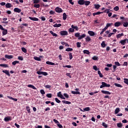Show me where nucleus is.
<instances>
[{"label": "nucleus", "mask_w": 128, "mask_h": 128, "mask_svg": "<svg viewBox=\"0 0 128 128\" xmlns=\"http://www.w3.org/2000/svg\"><path fill=\"white\" fill-rule=\"evenodd\" d=\"M74 36H76V38H78V40H80L84 38H86V34H84L80 35V33L76 32L74 34Z\"/></svg>", "instance_id": "obj_1"}, {"label": "nucleus", "mask_w": 128, "mask_h": 128, "mask_svg": "<svg viewBox=\"0 0 128 128\" xmlns=\"http://www.w3.org/2000/svg\"><path fill=\"white\" fill-rule=\"evenodd\" d=\"M110 84H108L105 82H102V85L100 86V88H110Z\"/></svg>", "instance_id": "obj_2"}, {"label": "nucleus", "mask_w": 128, "mask_h": 128, "mask_svg": "<svg viewBox=\"0 0 128 128\" xmlns=\"http://www.w3.org/2000/svg\"><path fill=\"white\" fill-rule=\"evenodd\" d=\"M57 96H58V98H62V100H66V98H64V96L62 94V92H59L57 94Z\"/></svg>", "instance_id": "obj_3"}, {"label": "nucleus", "mask_w": 128, "mask_h": 128, "mask_svg": "<svg viewBox=\"0 0 128 128\" xmlns=\"http://www.w3.org/2000/svg\"><path fill=\"white\" fill-rule=\"evenodd\" d=\"M55 12H64V10L62 9V8H60L59 7H57L55 8Z\"/></svg>", "instance_id": "obj_4"}, {"label": "nucleus", "mask_w": 128, "mask_h": 128, "mask_svg": "<svg viewBox=\"0 0 128 128\" xmlns=\"http://www.w3.org/2000/svg\"><path fill=\"white\" fill-rule=\"evenodd\" d=\"M60 34L61 36H68V31L66 30H62L60 32Z\"/></svg>", "instance_id": "obj_5"}, {"label": "nucleus", "mask_w": 128, "mask_h": 128, "mask_svg": "<svg viewBox=\"0 0 128 128\" xmlns=\"http://www.w3.org/2000/svg\"><path fill=\"white\" fill-rule=\"evenodd\" d=\"M28 18L31 20H34V22H38V18L36 17H30L29 16Z\"/></svg>", "instance_id": "obj_6"}, {"label": "nucleus", "mask_w": 128, "mask_h": 128, "mask_svg": "<svg viewBox=\"0 0 128 128\" xmlns=\"http://www.w3.org/2000/svg\"><path fill=\"white\" fill-rule=\"evenodd\" d=\"M88 34L90 36H96V33L90 30L88 31Z\"/></svg>", "instance_id": "obj_7"}, {"label": "nucleus", "mask_w": 128, "mask_h": 128, "mask_svg": "<svg viewBox=\"0 0 128 128\" xmlns=\"http://www.w3.org/2000/svg\"><path fill=\"white\" fill-rule=\"evenodd\" d=\"M4 122H9V120H12V117L10 116H6L4 118Z\"/></svg>", "instance_id": "obj_8"}, {"label": "nucleus", "mask_w": 128, "mask_h": 128, "mask_svg": "<svg viewBox=\"0 0 128 128\" xmlns=\"http://www.w3.org/2000/svg\"><path fill=\"white\" fill-rule=\"evenodd\" d=\"M85 40H86V42H91L92 38H90V36H87L85 38Z\"/></svg>", "instance_id": "obj_9"}, {"label": "nucleus", "mask_w": 128, "mask_h": 128, "mask_svg": "<svg viewBox=\"0 0 128 128\" xmlns=\"http://www.w3.org/2000/svg\"><path fill=\"white\" fill-rule=\"evenodd\" d=\"M126 40L127 39H124V40H121L120 42V44H122V46H124V44H126Z\"/></svg>", "instance_id": "obj_10"}, {"label": "nucleus", "mask_w": 128, "mask_h": 128, "mask_svg": "<svg viewBox=\"0 0 128 128\" xmlns=\"http://www.w3.org/2000/svg\"><path fill=\"white\" fill-rule=\"evenodd\" d=\"M102 14H104V12H98L93 13L92 15L94 16H98Z\"/></svg>", "instance_id": "obj_11"}, {"label": "nucleus", "mask_w": 128, "mask_h": 128, "mask_svg": "<svg viewBox=\"0 0 128 128\" xmlns=\"http://www.w3.org/2000/svg\"><path fill=\"white\" fill-rule=\"evenodd\" d=\"M78 4L84 5V0H78Z\"/></svg>", "instance_id": "obj_12"}, {"label": "nucleus", "mask_w": 128, "mask_h": 128, "mask_svg": "<svg viewBox=\"0 0 128 128\" xmlns=\"http://www.w3.org/2000/svg\"><path fill=\"white\" fill-rule=\"evenodd\" d=\"M5 58H8V60H10V59L14 58V56H12V55L6 54V55H5Z\"/></svg>", "instance_id": "obj_13"}, {"label": "nucleus", "mask_w": 128, "mask_h": 128, "mask_svg": "<svg viewBox=\"0 0 128 128\" xmlns=\"http://www.w3.org/2000/svg\"><path fill=\"white\" fill-rule=\"evenodd\" d=\"M2 72H4V74H6V76H10V72H8V70H3Z\"/></svg>", "instance_id": "obj_14"}, {"label": "nucleus", "mask_w": 128, "mask_h": 128, "mask_svg": "<svg viewBox=\"0 0 128 128\" xmlns=\"http://www.w3.org/2000/svg\"><path fill=\"white\" fill-rule=\"evenodd\" d=\"M101 92H102V94H111L110 92L108 91L102 90H101Z\"/></svg>", "instance_id": "obj_15"}, {"label": "nucleus", "mask_w": 128, "mask_h": 128, "mask_svg": "<svg viewBox=\"0 0 128 128\" xmlns=\"http://www.w3.org/2000/svg\"><path fill=\"white\" fill-rule=\"evenodd\" d=\"M14 12H22V10L18 8H14Z\"/></svg>", "instance_id": "obj_16"}, {"label": "nucleus", "mask_w": 128, "mask_h": 128, "mask_svg": "<svg viewBox=\"0 0 128 128\" xmlns=\"http://www.w3.org/2000/svg\"><path fill=\"white\" fill-rule=\"evenodd\" d=\"M12 6L10 3H7L6 4V8H10Z\"/></svg>", "instance_id": "obj_17"}, {"label": "nucleus", "mask_w": 128, "mask_h": 128, "mask_svg": "<svg viewBox=\"0 0 128 128\" xmlns=\"http://www.w3.org/2000/svg\"><path fill=\"white\" fill-rule=\"evenodd\" d=\"M120 24H122V23H120V22H117L114 23V26L118 27L120 26Z\"/></svg>", "instance_id": "obj_18"}, {"label": "nucleus", "mask_w": 128, "mask_h": 128, "mask_svg": "<svg viewBox=\"0 0 128 128\" xmlns=\"http://www.w3.org/2000/svg\"><path fill=\"white\" fill-rule=\"evenodd\" d=\"M3 30V32H2V36H6V34H8V30L4 28V30Z\"/></svg>", "instance_id": "obj_19"}, {"label": "nucleus", "mask_w": 128, "mask_h": 128, "mask_svg": "<svg viewBox=\"0 0 128 128\" xmlns=\"http://www.w3.org/2000/svg\"><path fill=\"white\" fill-rule=\"evenodd\" d=\"M7 98H10V100H14V102H18V99L14 98L10 96H8Z\"/></svg>", "instance_id": "obj_20"}, {"label": "nucleus", "mask_w": 128, "mask_h": 128, "mask_svg": "<svg viewBox=\"0 0 128 128\" xmlns=\"http://www.w3.org/2000/svg\"><path fill=\"white\" fill-rule=\"evenodd\" d=\"M71 92L72 94H80V92L78 91H77V92L72 91Z\"/></svg>", "instance_id": "obj_21"}, {"label": "nucleus", "mask_w": 128, "mask_h": 128, "mask_svg": "<svg viewBox=\"0 0 128 128\" xmlns=\"http://www.w3.org/2000/svg\"><path fill=\"white\" fill-rule=\"evenodd\" d=\"M120 110L119 108H116L114 111L115 114H118V112H120Z\"/></svg>", "instance_id": "obj_22"}, {"label": "nucleus", "mask_w": 128, "mask_h": 128, "mask_svg": "<svg viewBox=\"0 0 128 128\" xmlns=\"http://www.w3.org/2000/svg\"><path fill=\"white\" fill-rule=\"evenodd\" d=\"M113 24H114L112 23H108L105 28L108 29V28H110V26H112Z\"/></svg>", "instance_id": "obj_23"}, {"label": "nucleus", "mask_w": 128, "mask_h": 128, "mask_svg": "<svg viewBox=\"0 0 128 128\" xmlns=\"http://www.w3.org/2000/svg\"><path fill=\"white\" fill-rule=\"evenodd\" d=\"M62 102H63V104H72L70 102L66 101L65 100H62Z\"/></svg>", "instance_id": "obj_24"}, {"label": "nucleus", "mask_w": 128, "mask_h": 128, "mask_svg": "<svg viewBox=\"0 0 128 128\" xmlns=\"http://www.w3.org/2000/svg\"><path fill=\"white\" fill-rule=\"evenodd\" d=\"M71 28H74V30H78V26H74V24L72 25Z\"/></svg>", "instance_id": "obj_25"}, {"label": "nucleus", "mask_w": 128, "mask_h": 128, "mask_svg": "<svg viewBox=\"0 0 128 128\" xmlns=\"http://www.w3.org/2000/svg\"><path fill=\"white\" fill-rule=\"evenodd\" d=\"M94 8L96 9V10H98V8H100V5L98 4H94Z\"/></svg>", "instance_id": "obj_26"}, {"label": "nucleus", "mask_w": 128, "mask_h": 128, "mask_svg": "<svg viewBox=\"0 0 128 128\" xmlns=\"http://www.w3.org/2000/svg\"><path fill=\"white\" fill-rule=\"evenodd\" d=\"M50 32L52 34V36H58V34L50 30Z\"/></svg>", "instance_id": "obj_27"}, {"label": "nucleus", "mask_w": 128, "mask_h": 128, "mask_svg": "<svg viewBox=\"0 0 128 128\" xmlns=\"http://www.w3.org/2000/svg\"><path fill=\"white\" fill-rule=\"evenodd\" d=\"M61 26H62V24H56L53 26H54V28H60V27Z\"/></svg>", "instance_id": "obj_28"}, {"label": "nucleus", "mask_w": 128, "mask_h": 128, "mask_svg": "<svg viewBox=\"0 0 128 128\" xmlns=\"http://www.w3.org/2000/svg\"><path fill=\"white\" fill-rule=\"evenodd\" d=\"M46 64H50V66H54V63L52 62H51L47 61L46 62Z\"/></svg>", "instance_id": "obj_29"}, {"label": "nucleus", "mask_w": 128, "mask_h": 128, "mask_svg": "<svg viewBox=\"0 0 128 128\" xmlns=\"http://www.w3.org/2000/svg\"><path fill=\"white\" fill-rule=\"evenodd\" d=\"M90 2L84 0V4H85V6H90Z\"/></svg>", "instance_id": "obj_30"}, {"label": "nucleus", "mask_w": 128, "mask_h": 128, "mask_svg": "<svg viewBox=\"0 0 128 128\" xmlns=\"http://www.w3.org/2000/svg\"><path fill=\"white\" fill-rule=\"evenodd\" d=\"M0 66H2L3 68H8V64H0Z\"/></svg>", "instance_id": "obj_31"}, {"label": "nucleus", "mask_w": 128, "mask_h": 128, "mask_svg": "<svg viewBox=\"0 0 128 128\" xmlns=\"http://www.w3.org/2000/svg\"><path fill=\"white\" fill-rule=\"evenodd\" d=\"M101 46L102 48H106V44L104 41H102V44H101Z\"/></svg>", "instance_id": "obj_32"}, {"label": "nucleus", "mask_w": 128, "mask_h": 128, "mask_svg": "<svg viewBox=\"0 0 128 128\" xmlns=\"http://www.w3.org/2000/svg\"><path fill=\"white\" fill-rule=\"evenodd\" d=\"M34 60H38V62H40V60H42V59L38 56H34Z\"/></svg>", "instance_id": "obj_33"}, {"label": "nucleus", "mask_w": 128, "mask_h": 128, "mask_svg": "<svg viewBox=\"0 0 128 128\" xmlns=\"http://www.w3.org/2000/svg\"><path fill=\"white\" fill-rule=\"evenodd\" d=\"M114 85L117 88H122V86L120 85V84H118V83H114Z\"/></svg>", "instance_id": "obj_34"}, {"label": "nucleus", "mask_w": 128, "mask_h": 128, "mask_svg": "<svg viewBox=\"0 0 128 128\" xmlns=\"http://www.w3.org/2000/svg\"><path fill=\"white\" fill-rule=\"evenodd\" d=\"M84 112H90V107H86L84 109Z\"/></svg>", "instance_id": "obj_35"}, {"label": "nucleus", "mask_w": 128, "mask_h": 128, "mask_svg": "<svg viewBox=\"0 0 128 128\" xmlns=\"http://www.w3.org/2000/svg\"><path fill=\"white\" fill-rule=\"evenodd\" d=\"M124 36V33L119 34L116 35V38H120V36Z\"/></svg>", "instance_id": "obj_36"}, {"label": "nucleus", "mask_w": 128, "mask_h": 128, "mask_svg": "<svg viewBox=\"0 0 128 128\" xmlns=\"http://www.w3.org/2000/svg\"><path fill=\"white\" fill-rule=\"evenodd\" d=\"M21 50L23 52H24V54H26L28 50H26V48H24V47H22L21 48Z\"/></svg>", "instance_id": "obj_37"}, {"label": "nucleus", "mask_w": 128, "mask_h": 128, "mask_svg": "<svg viewBox=\"0 0 128 128\" xmlns=\"http://www.w3.org/2000/svg\"><path fill=\"white\" fill-rule=\"evenodd\" d=\"M118 128H122V122H119L117 124Z\"/></svg>", "instance_id": "obj_38"}, {"label": "nucleus", "mask_w": 128, "mask_h": 128, "mask_svg": "<svg viewBox=\"0 0 128 128\" xmlns=\"http://www.w3.org/2000/svg\"><path fill=\"white\" fill-rule=\"evenodd\" d=\"M26 110L28 114H30V106H26Z\"/></svg>", "instance_id": "obj_39"}, {"label": "nucleus", "mask_w": 128, "mask_h": 128, "mask_svg": "<svg viewBox=\"0 0 128 128\" xmlns=\"http://www.w3.org/2000/svg\"><path fill=\"white\" fill-rule=\"evenodd\" d=\"M124 82L126 84L128 85V79L126 78H124Z\"/></svg>", "instance_id": "obj_40"}, {"label": "nucleus", "mask_w": 128, "mask_h": 128, "mask_svg": "<svg viewBox=\"0 0 128 128\" xmlns=\"http://www.w3.org/2000/svg\"><path fill=\"white\" fill-rule=\"evenodd\" d=\"M92 60H98V57L97 56H94L92 58Z\"/></svg>", "instance_id": "obj_41"}, {"label": "nucleus", "mask_w": 128, "mask_h": 128, "mask_svg": "<svg viewBox=\"0 0 128 128\" xmlns=\"http://www.w3.org/2000/svg\"><path fill=\"white\" fill-rule=\"evenodd\" d=\"M123 26L124 28H128V22H124L123 23Z\"/></svg>", "instance_id": "obj_42"}, {"label": "nucleus", "mask_w": 128, "mask_h": 128, "mask_svg": "<svg viewBox=\"0 0 128 128\" xmlns=\"http://www.w3.org/2000/svg\"><path fill=\"white\" fill-rule=\"evenodd\" d=\"M98 74H99V76L100 78H104V75H102V72H100V71L98 70Z\"/></svg>", "instance_id": "obj_43"}, {"label": "nucleus", "mask_w": 128, "mask_h": 128, "mask_svg": "<svg viewBox=\"0 0 128 128\" xmlns=\"http://www.w3.org/2000/svg\"><path fill=\"white\" fill-rule=\"evenodd\" d=\"M114 64L116 66H120V64L118 62H115Z\"/></svg>", "instance_id": "obj_44"}, {"label": "nucleus", "mask_w": 128, "mask_h": 128, "mask_svg": "<svg viewBox=\"0 0 128 128\" xmlns=\"http://www.w3.org/2000/svg\"><path fill=\"white\" fill-rule=\"evenodd\" d=\"M16 64H20V62L18 60H15L12 62V64H13V66H16Z\"/></svg>", "instance_id": "obj_45"}, {"label": "nucleus", "mask_w": 128, "mask_h": 128, "mask_svg": "<svg viewBox=\"0 0 128 128\" xmlns=\"http://www.w3.org/2000/svg\"><path fill=\"white\" fill-rule=\"evenodd\" d=\"M73 50L72 48H67L66 49V52H72Z\"/></svg>", "instance_id": "obj_46"}, {"label": "nucleus", "mask_w": 128, "mask_h": 128, "mask_svg": "<svg viewBox=\"0 0 128 128\" xmlns=\"http://www.w3.org/2000/svg\"><path fill=\"white\" fill-rule=\"evenodd\" d=\"M84 54H90V51L88 50H84Z\"/></svg>", "instance_id": "obj_47"}, {"label": "nucleus", "mask_w": 128, "mask_h": 128, "mask_svg": "<svg viewBox=\"0 0 128 128\" xmlns=\"http://www.w3.org/2000/svg\"><path fill=\"white\" fill-rule=\"evenodd\" d=\"M106 30L108 29L106 27L104 28H103L102 30V31L100 32V34H104V32H106Z\"/></svg>", "instance_id": "obj_48"}, {"label": "nucleus", "mask_w": 128, "mask_h": 128, "mask_svg": "<svg viewBox=\"0 0 128 128\" xmlns=\"http://www.w3.org/2000/svg\"><path fill=\"white\" fill-rule=\"evenodd\" d=\"M63 20H66V14L65 12L63 14Z\"/></svg>", "instance_id": "obj_49"}, {"label": "nucleus", "mask_w": 128, "mask_h": 128, "mask_svg": "<svg viewBox=\"0 0 128 128\" xmlns=\"http://www.w3.org/2000/svg\"><path fill=\"white\" fill-rule=\"evenodd\" d=\"M34 8H39L40 7V4H34Z\"/></svg>", "instance_id": "obj_50"}, {"label": "nucleus", "mask_w": 128, "mask_h": 128, "mask_svg": "<svg viewBox=\"0 0 128 128\" xmlns=\"http://www.w3.org/2000/svg\"><path fill=\"white\" fill-rule=\"evenodd\" d=\"M55 101L57 104H60V100H58V98H55Z\"/></svg>", "instance_id": "obj_51"}, {"label": "nucleus", "mask_w": 128, "mask_h": 128, "mask_svg": "<svg viewBox=\"0 0 128 128\" xmlns=\"http://www.w3.org/2000/svg\"><path fill=\"white\" fill-rule=\"evenodd\" d=\"M63 68H72V66L70 65H64L62 66Z\"/></svg>", "instance_id": "obj_52"}, {"label": "nucleus", "mask_w": 128, "mask_h": 128, "mask_svg": "<svg viewBox=\"0 0 128 128\" xmlns=\"http://www.w3.org/2000/svg\"><path fill=\"white\" fill-rule=\"evenodd\" d=\"M68 32H74V28H70L68 29Z\"/></svg>", "instance_id": "obj_53"}, {"label": "nucleus", "mask_w": 128, "mask_h": 128, "mask_svg": "<svg viewBox=\"0 0 128 128\" xmlns=\"http://www.w3.org/2000/svg\"><path fill=\"white\" fill-rule=\"evenodd\" d=\"M114 10H115V12H118V10H120V8L118 6H116L114 8Z\"/></svg>", "instance_id": "obj_54"}, {"label": "nucleus", "mask_w": 128, "mask_h": 128, "mask_svg": "<svg viewBox=\"0 0 128 128\" xmlns=\"http://www.w3.org/2000/svg\"><path fill=\"white\" fill-rule=\"evenodd\" d=\"M68 56H69L70 60H72V52H69Z\"/></svg>", "instance_id": "obj_55"}, {"label": "nucleus", "mask_w": 128, "mask_h": 128, "mask_svg": "<svg viewBox=\"0 0 128 128\" xmlns=\"http://www.w3.org/2000/svg\"><path fill=\"white\" fill-rule=\"evenodd\" d=\"M102 126H104V128H108V125L106 124V122H102Z\"/></svg>", "instance_id": "obj_56"}, {"label": "nucleus", "mask_w": 128, "mask_h": 128, "mask_svg": "<svg viewBox=\"0 0 128 128\" xmlns=\"http://www.w3.org/2000/svg\"><path fill=\"white\" fill-rule=\"evenodd\" d=\"M82 44V42H76V46H77V48H80V46H81L80 44Z\"/></svg>", "instance_id": "obj_57"}, {"label": "nucleus", "mask_w": 128, "mask_h": 128, "mask_svg": "<svg viewBox=\"0 0 128 128\" xmlns=\"http://www.w3.org/2000/svg\"><path fill=\"white\" fill-rule=\"evenodd\" d=\"M40 92L41 94H42V95L46 94V92H44V90H40Z\"/></svg>", "instance_id": "obj_58"}, {"label": "nucleus", "mask_w": 128, "mask_h": 128, "mask_svg": "<svg viewBox=\"0 0 128 128\" xmlns=\"http://www.w3.org/2000/svg\"><path fill=\"white\" fill-rule=\"evenodd\" d=\"M64 96H65V98H70V96H68V94L64 93Z\"/></svg>", "instance_id": "obj_59"}, {"label": "nucleus", "mask_w": 128, "mask_h": 128, "mask_svg": "<svg viewBox=\"0 0 128 128\" xmlns=\"http://www.w3.org/2000/svg\"><path fill=\"white\" fill-rule=\"evenodd\" d=\"M44 88H52V86L50 85L46 84L44 86Z\"/></svg>", "instance_id": "obj_60"}, {"label": "nucleus", "mask_w": 128, "mask_h": 128, "mask_svg": "<svg viewBox=\"0 0 128 128\" xmlns=\"http://www.w3.org/2000/svg\"><path fill=\"white\" fill-rule=\"evenodd\" d=\"M52 94H47L46 96H47V98H52Z\"/></svg>", "instance_id": "obj_61"}, {"label": "nucleus", "mask_w": 128, "mask_h": 128, "mask_svg": "<svg viewBox=\"0 0 128 128\" xmlns=\"http://www.w3.org/2000/svg\"><path fill=\"white\" fill-rule=\"evenodd\" d=\"M40 3V0H34V4H36Z\"/></svg>", "instance_id": "obj_62"}, {"label": "nucleus", "mask_w": 128, "mask_h": 128, "mask_svg": "<svg viewBox=\"0 0 128 128\" xmlns=\"http://www.w3.org/2000/svg\"><path fill=\"white\" fill-rule=\"evenodd\" d=\"M18 60H24V58L22 56H19L18 57Z\"/></svg>", "instance_id": "obj_63"}, {"label": "nucleus", "mask_w": 128, "mask_h": 128, "mask_svg": "<svg viewBox=\"0 0 128 128\" xmlns=\"http://www.w3.org/2000/svg\"><path fill=\"white\" fill-rule=\"evenodd\" d=\"M57 126L59 128H62V125L60 124V123H58V124H57Z\"/></svg>", "instance_id": "obj_64"}]
</instances>
